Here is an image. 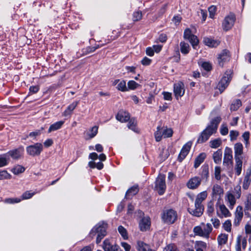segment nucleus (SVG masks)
Listing matches in <instances>:
<instances>
[{"label":"nucleus","mask_w":251,"mask_h":251,"mask_svg":"<svg viewBox=\"0 0 251 251\" xmlns=\"http://www.w3.org/2000/svg\"><path fill=\"white\" fill-rule=\"evenodd\" d=\"M191 146L192 143L191 142H188L183 146L178 157V159L180 161L183 160L188 154Z\"/></svg>","instance_id":"nucleus-19"},{"label":"nucleus","mask_w":251,"mask_h":251,"mask_svg":"<svg viewBox=\"0 0 251 251\" xmlns=\"http://www.w3.org/2000/svg\"><path fill=\"white\" fill-rule=\"evenodd\" d=\"M203 42L205 45L211 48L216 47L220 44L219 41L208 37L204 38Z\"/></svg>","instance_id":"nucleus-31"},{"label":"nucleus","mask_w":251,"mask_h":251,"mask_svg":"<svg viewBox=\"0 0 251 251\" xmlns=\"http://www.w3.org/2000/svg\"><path fill=\"white\" fill-rule=\"evenodd\" d=\"M64 124V121H60L51 125L49 128L48 132L50 133L52 131H54L60 129Z\"/></svg>","instance_id":"nucleus-33"},{"label":"nucleus","mask_w":251,"mask_h":251,"mask_svg":"<svg viewBox=\"0 0 251 251\" xmlns=\"http://www.w3.org/2000/svg\"><path fill=\"white\" fill-rule=\"evenodd\" d=\"M177 218L176 212L172 209H166L163 211L161 214L162 221L167 224H172L174 223Z\"/></svg>","instance_id":"nucleus-3"},{"label":"nucleus","mask_w":251,"mask_h":251,"mask_svg":"<svg viewBox=\"0 0 251 251\" xmlns=\"http://www.w3.org/2000/svg\"><path fill=\"white\" fill-rule=\"evenodd\" d=\"M166 188L165 183V176L159 175L155 181V189L160 195L163 194Z\"/></svg>","instance_id":"nucleus-8"},{"label":"nucleus","mask_w":251,"mask_h":251,"mask_svg":"<svg viewBox=\"0 0 251 251\" xmlns=\"http://www.w3.org/2000/svg\"><path fill=\"white\" fill-rule=\"evenodd\" d=\"M251 183V168H249L246 172L244 178L242 187L244 190H247Z\"/></svg>","instance_id":"nucleus-21"},{"label":"nucleus","mask_w":251,"mask_h":251,"mask_svg":"<svg viewBox=\"0 0 251 251\" xmlns=\"http://www.w3.org/2000/svg\"><path fill=\"white\" fill-rule=\"evenodd\" d=\"M221 121L220 117H217L213 119L209 125L203 130L200 135L197 142L203 143L208 140L210 136L217 132L218 126Z\"/></svg>","instance_id":"nucleus-1"},{"label":"nucleus","mask_w":251,"mask_h":251,"mask_svg":"<svg viewBox=\"0 0 251 251\" xmlns=\"http://www.w3.org/2000/svg\"><path fill=\"white\" fill-rule=\"evenodd\" d=\"M9 159L7 153L0 155V168L6 166L9 163Z\"/></svg>","instance_id":"nucleus-37"},{"label":"nucleus","mask_w":251,"mask_h":251,"mask_svg":"<svg viewBox=\"0 0 251 251\" xmlns=\"http://www.w3.org/2000/svg\"><path fill=\"white\" fill-rule=\"evenodd\" d=\"M43 150V145L40 143H35L26 148L27 153L32 156L40 155Z\"/></svg>","instance_id":"nucleus-6"},{"label":"nucleus","mask_w":251,"mask_h":251,"mask_svg":"<svg viewBox=\"0 0 251 251\" xmlns=\"http://www.w3.org/2000/svg\"><path fill=\"white\" fill-rule=\"evenodd\" d=\"M242 105L240 100H236L231 105L230 110L232 111H236Z\"/></svg>","instance_id":"nucleus-47"},{"label":"nucleus","mask_w":251,"mask_h":251,"mask_svg":"<svg viewBox=\"0 0 251 251\" xmlns=\"http://www.w3.org/2000/svg\"><path fill=\"white\" fill-rule=\"evenodd\" d=\"M151 226V220L149 217H143L139 222V227L141 231H145L148 230Z\"/></svg>","instance_id":"nucleus-20"},{"label":"nucleus","mask_w":251,"mask_h":251,"mask_svg":"<svg viewBox=\"0 0 251 251\" xmlns=\"http://www.w3.org/2000/svg\"><path fill=\"white\" fill-rule=\"evenodd\" d=\"M11 176V175L6 171H0V180L10 179Z\"/></svg>","instance_id":"nucleus-52"},{"label":"nucleus","mask_w":251,"mask_h":251,"mask_svg":"<svg viewBox=\"0 0 251 251\" xmlns=\"http://www.w3.org/2000/svg\"><path fill=\"white\" fill-rule=\"evenodd\" d=\"M232 71L230 70H227L221 81L218 84V88L221 92H223L227 87L232 77Z\"/></svg>","instance_id":"nucleus-7"},{"label":"nucleus","mask_w":251,"mask_h":251,"mask_svg":"<svg viewBox=\"0 0 251 251\" xmlns=\"http://www.w3.org/2000/svg\"><path fill=\"white\" fill-rule=\"evenodd\" d=\"M200 65L206 71H209L212 69L211 64L208 62H201Z\"/></svg>","instance_id":"nucleus-55"},{"label":"nucleus","mask_w":251,"mask_h":251,"mask_svg":"<svg viewBox=\"0 0 251 251\" xmlns=\"http://www.w3.org/2000/svg\"><path fill=\"white\" fill-rule=\"evenodd\" d=\"M231 222L230 220H226L223 224L222 227L225 231L230 232L231 230Z\"/></svg>","instance_id":"nucleus-46"},{"label":"nucleus","mask_w":251,"mask_h":251,"mask_svg":"<svg viewBox=\"0 0 251 251\" xmlns=\"http://www.w3.org/2000/svg\"><path fill=\"white\" fill-rule=\"evenodd\" d=\"M173 133V131L171 128L158 126L157 127L156 131L154 133L155 138L156 141L159 142L161 141L162 137H170L172 136Z\"/></svg>","instance_id":"nucleus-4"},{"label":"nucleus","mask_w":251,"mask_h":251,"mask_svg":"<svg viewBox=\"0 0 251 251\" xmlns=\"http://www.w3.org/2000/svg\"><path fill=\"white\" fill-rule=\"evenodd\" d=\"M78 103V101H74L70 104L63 112L62 115L65 117L71 116L73 110L76 108Z\"/></svg>","instance_id":"nucleus-29"},{"label":"nucleus","mask_w":251,"mask_h":251,"mask_svg":"<svg viewBox=\"0 0 251 251\" xmlns=\"http://www.w3.org/2000/svg\"><path fill=\"white\" fill-rule=\"evenodd\" d=\"M228 132V129L226 126L222 125L220 128V133L223 135H226L227 134Z\"/></svg>","instance_id":"nucleus-61"},{"label":"nucleus","mask_w":251,"mask_h":251,"mask_svg":"<svg viewBox=\"0 0 251 251\" xmlns=\"http://www.w3.org/2000/svg\"><path fill=\"white\" fill-rule=\"evenodd\" d=\"M247 240L245 238H243L242 236L238 235L236 239V243L235 245L236 251H241V245L243 249H245L247 246Z\"/></svg>","instance_id":"nucleus-22"},{"label":"nucleus","mask_w":251,"mask_h":251,"mask_svg":"<svg viewBox=\"0 0 251 251\" xmlns=\"http://www.w3.org/2000/svg\"><path fill=\"white\" fill-rule=\"evenodd\" d=\"M223 165L226 167L232 165L233 164L232 151L230 148L226 147L225 151Z\"/></svg>","instance_id":"nucleus-11"},{"label":"nucleus","mask_w":251,"mask_h":251,"mask_svg":"<svg viewBox=\"0 0 251 251\" xmlns=\"http://www.w3.org/2000/svg\"><path fill=\"white\" fill-rule=\"evenodd\" d=\"M139 86V85L134 80H130L127 82V89L130 90H134Z\"/></svg>","instance_id":"nucleus-53"},{"label":"nucleus","mask_w":251,"mask_h":251,"mask_svg":"<svg viewBox=\"0 0 251 251\" xmlns=\"http://www.w3.org/2000/svg\"><path fill=\"white\" fill-rule=\"evenodd\" d=\"M238 135V132L237 131L235 130H231L230 131V140L232 141L234 140H235L237 138V137Z\"/></svg>","instance_id":"nucleus-63"},{"label":"nucleus","mask_w":251,"mask_h":251,"mask_svg":"<svg viewBox=\"0 0 251 251\" xmlns=\"http://www.w3.org/2000/svg\"><path fill=\"white\" fill-rule=\"evenodd\" d=\"M139 191L137 186H134L129 189L126 193V197L129 198L130 196L136 195Z\"/></svg>","instance_id":"nucleus-40"},{"label":"nucleus","mask_w":251,"mask_h":251,"mask_svg":"<svg viewBox=\"0 0 251 251\" xmlns=\"http://www.w3.org/2000/svg\"><path fill=\"white\" fill-rule=\"evenodd\" d=\"M210 221L214 228H218L220 227L221 223L220 220L218 218H212Z\"/></svg>","instance_id":"nucleus-59"},{"label":"nucleus","mask_w":251,"mask_h":251,"mask_svg":"<svg viewBox=\"0 0 251 251\" xmlns=\"http://www.w3.org/2000/svg\"><path fill=\"white\" fill-rule=\"evenodd\" d=\"M222 151L221 149L218 150L214 152L213 154V158L214 161L216 164H220L222 160Z\"/></svg>","instance_id":"nucleus-35"},{"label":"nucleus","mask_w":251,"mask_h":251,"mask_svg":"<svg viewBox=\"0 0 251 251\" xmlns=\"http://www.w3.org/2000/svg\"><path fill=\"white\" fill-rule=\"evenodd\" d=\"M25 170V169L24 167L21 165H16L14 167L12 170L11 172L14 174L15 175H18L19 174L23 173Z\"/></svg>","instance_id":"nucleus-44"},{"label":"nucleus","mask_w":251,"mask_h":251,"mask_svg":"<svg viewBox=\"0 0 251 251\" xmlns=\"http://www.w3.org/2000/svg\"><path fill=\"white\" fill-rule=\"evenodd\" d=\"M118 230L124 239L126 240L128 239V237L127 232L126 229L124 227L122 226H120L118 228Z\"/></svg>","instance_id":"nucleus-45"},{"label":"nucleus","mask_w":251,"mask_h":251,"mask_svg":"<svg viewBox=\"0 0 251 251\" xmlns=\"http://www.w3.org/2000/svg\"><path fill=\"white\" fill-rule=\"evenodd\" d=\"M107 224L103 222H100L91 230V233L95 232L102 236H105Z\"/></svg>","instance_id":"nucleus-15"},{"label":"nucleus","mask_w":251,"mask_h":251,"mask_svg":"<svg viewBox=\"0 0 251 251\" xmlns=\"http://www.w3.org/2000/svg\"><path fill=\"white\" fill-rule=\"evenodd\" d=\"M180 50L182 53L184 54L188 53L190 50V46L188 44L184 42H181L180 43Z\"/></svg>","instance_id":"nucleus-42"},{"label":"nucleus","mask_w":251,"mask_h":251,"mask_svg":"<svg viewBox=\"0 0 251 251\" xmlns=\"http://www.w3.org/2000/svg\"><path fill=\"white\" fill-rule=\"evenodd\" d=\"M142 18V13L141 11H136L133 14V21L137 22L140 21Z\"/></svg>","instance_id":"nucleus-54"},{"label":"nucleus","mask_w":251,"mask_h":251,"mask_svg":"<svg viewBox=\"0 0 251 251\" xmlns=\"http://www.w3.org/2000/svg\"><path fill=\"white\" fill-rule=\"evenodd\" d=\"M119 247L116 245H112L108 241H105L103 242V248L104 251H116Z\"/></svg>","instance_id":"nucleus-32"},{"label":"nucleus","mask_w":251,"mask_h":251,"mask_svg":"<svg viewBox=\"0 0 251 251\" xmlns=\"http://www.w3.org/2000/svg\"><path fill=\"white\" fill-rule=\"evenodd\" d=\"M201 225L203 226V227L200 226H195L193 229V232L197 235L208 239L213 229L212 225L210 223H207L206 225L202 223Z\"/></svg>","instance_id":"nucleus-2"},{"label":"nucleus","mask_w":251,"mask_h":251,"mask_svg":"<svg viewBox=\"0 0 251 251\" xmlns=\"http://www.w3.org/2000/svg\"><path fill=\"white\" fill-rule=\"evenodd\" d=\"M221 168L219 166H216L215 167V177L217 180L221 179Z\"/></svg>","instance_id":"nucleus-58"},{"label":"nucleus","mask_w":251,"mask_h":251,"mask_svg":"<svg viewBox=\"0 0 251 251\" xmlns=\"http://www.w3.org/2000/svg\"><path fill=\"white\" fill-rule=\"evenodd\" d=\"M217 215L221 218L230 217L231 213L226 208V205L218 200L215 205Z\"/></svg>","instance_id":"nucleus-5"},{"label":"nucleus","mask_w":251,"mask_h":251,"mask_svg":"<svg viewBox=\"0 0 251 251\" xmlns=\"http://www.w3.org/2000/svg\"><path fill=\"white\" fill-rule=\"evenodd\" d=\"M116 119L122 123H125L130 120V115L126 111H120L116 116Z\"/></svg>","instance_id":"nucleus-25"},{"label":"nucleus","mask_w":251,"mask_h":251,"mask_svg":"<svg viewBox=\"0 0 251 251\" xmlns=\"http://www.w3.org/2000/svg\"><path fill=\"white\" fill-rule=\"evenodd\" d=\"M201 177L195 176L188 180L186 183V186L190 189H196L200 186L201 184Z\"/></svg>","instance_id":"nucleus-14"},{"label":"nucleus","mask_w":251,"mask_h":251,"mask_svg":"<svg viewBox=\"0 0 251 251\" xmlns=\"http://www.w3.org/2000/svg\"><path fill=\"white\" fill-rule=\"evenodd\" d=\"M243 217V208L241 206H238L234 213V219L233 222V225L234 226H238Z\"/></svg>","instance_id":"nucleus-16"},{"label":"nucleus","mask_w":251,"mask_h":251,"mask_svg":"<svg viewBox=\"0 0 251 251\" xmlns=\"http://www.w3.org/2000/svg\"><path fill=\"white\" fill-rule=\"evenodd\" d=\"M121 245L123 248H124L125 251H130L131 249V246L128 243L125 242H122L121 243Z\"/></svg>","instance_id":"nucleus-64"},{"label":"nucleus","mask_w":251,"mask_h":251,"mask_svg":"<svg viewBox=\"0 0 251 251\" xmlns=\"http://www.w3.org/2000/svg\"><path fill=\"white\" fill-rule=\"evenodd\" d=\"M235 21V17L234 14H230L226 16L222 23V27L225 31H227L231 29L234 25Z\"/></svg>","instance_id":"nucleus-10"},{"label":"nucleus","mask_w":251,"mask_h":251,"mask_svg":"<svg viewBox=\"0 0 251 251\" xmlns=\"http://www.w3.org/2000/svg\"><path fill=\"white\" fill-rule=\"evenodd\" d=\"M98 128L96 126L92 127L86 133L87 139H90L94 138L98 133Z\"/></svg>","instance_id":"nucleus-38"},{"label":"nucleus","mask_w":251,"mask_h":251,"mask_svg":"<svg viewBox=\"0 0 251 251\" xmlns=\"http://www.w3.org/2000/svg\"><path fill=\"white\" fill-rule=\"evenodd\" d=\"M207 197L206 191H203L198 194L196 197L195 202L199 204H202V202L206 199Z\"/></svg>","instance_id":"nucleus-34"},{"label":"nucleus","mask_w":251,"mask_h":251,"mask_svg":"<svg viewBox=\"0 0 251 251\" xmlns=\"http://www.w3.org/2000/svg\"><path fill=\"white\" fill-rule=\"evenodd\" d=\"M188 210L191 215L199 217L201 216L203 213L204 206L202 204H199L195 202L194 207H189Z\"/></svg>","instance_id":"nucleus-12"},{"label":"nucleus","mask_w":251,"mask_h":251,"mask_svg":"<svg viewBox=\"0 0 251 251\" xmlns=\"http://www.w3.org/2000/svg\"><path fill=\"white\" fill-rule=\"evenodd\" d=\"M137 250L138 251H155L151 249L150 246L142 241H138L137 242Z\"/></svg>","instance_id":"nucleus-26"},{"label":"nucleus","mask_w":251,"mask_h":251,"mask_svg":"<svg viewBox=\"0 0 251 251\" xmlns=\"http://www.w3.org/2000/svg\"><path fill=\"white\" fill-rule=\"evenodd\" d=\"M229 52L227 50H223L218 56V62L219 66L223 67L224 63L229 60Z\"/></svg>","instance_id":"nucleus-17"},{"label":"nucleus","mask_w":251,"mask_h":251,"mask_svg":"<svg viewBox=\"0 0 251 251\" xmlns=\"http://www.w3.org/2000/svg\"><path fill=\"white\" fill-rule=\"evenodd\" d=\"M165 251H177V250L175 245L170 244L165 248Z\"/></svg>","instance_id":"nucleus-62"},{"label":"nucleus","mask_w":251,"mask_h":251,"mask_svg":"<svg viewBox=\"0 0 251 251\" xmlns=\"http://www.w3.org/2000/svg\"><path fill=\"white\" fill-rule=\"evenodd\" d=\"M174 93L176 99L182 97L185 93L184 85L182 82H178L174 85Z\"/></svg>","instance_id":"nucleus-13"},{"label":"nucleus","mask_w":251,"mask_h":251,"mask_svg":"<svg viewBox=\"0 0 251 251\" xmlns=\"http://www.w3.org/2000/svg\"><path fill=\"white\" fill-rule=\"evenodd\" d=\"M24 151V147L21 146L17 149L9 151L6 153L8 154L9 157L11 156L14 159H18L23 155Z\"/></svg>","instance_id":"nucleus-18"},{"label":"nucleus","mask_w":251,"mask_h":251,"mask_svg":"<svg viewBox=\"0 0 251 251\" xmlns=\"http://www.w3.org/2000/svg\"><path fill=\"white\" fill-rule=\"evenodd\" d=\"M201 178L203 179H207L208 177L209 176V171H208V168L207 166H203L202 167V172L201 174Z\"/></svg>","instance_id":"nucleus-50"},{"label":"nucleus","mask_w":251,"mask_h":251,"mask_svg":"<svg viewBox=\"0 0 251 251\" xmlns=\"http://www.w3.org/2000/svg\"><path fill=\"white\" fill-rule=\"evenodd\" d=\"M127 127L133 131H136V121L134 119L132 118L129 120Z\"/></svg>","instance_id":"nucleus-48"},{"label":"nucleus","mask_w":251,"mask_h":251,"mask_svg":"<svg viewBox=\"0 0 251 251\" xmlns=\"http://www.w3.org/2000/svg\"><path fill=\"white\" fill-rule=\"evenodd\" d=\"M29 90V95L35 94L39 91V87L38 85L31 86L30 87Z\"/></svg>","instance_id":"nucleus-60"},{"label":"nucleus","mask_w":251,"mask_h":251,"mask_svg":"<svg viewBox=\"0 0 251 251\" xmlns=\"http://www.w3.org/2000/svg\"><path fill=\"white\" fill-rule=\"evenodd\" d=\"M216 7L214 5H212L209 7L208 11L209 13L210 18L212 19L214 18L215 14L216 13Z\"/></svg>","instance_id":"nucleus-57"},{"label":"nucleus","mask_w":251,"mask_h":251,"mask_svg":"<svg viewBox=\"0 0 251 251\" xmlns=\"http://www.w3.org/2000/svg\"><path fill=\"white\" fill-rule=\"evenodd\" d=\"M234 158H243V146L241 143H237L234 146Z\"/></svg>","instance_id":"nucleus-24"},{"label":"nucleus","mask_w":251,"mask_h":251,"mask_svg":"<svg viewBox=\"0 0 251 251\" xmlns=\"http://www.w3.org/2000/svg\"><path fill=\"white\" fill-rule=\"evenodd\" d=\"M223 189L220 185L215 184L213 186L212 193L213 197L219 196V199L218 200H220V198L223 195Z\"/></svg>","instance_id":"nucleus-30"},{"label":"nucleus","mask_w":251,"mask_h":251,"mask_svg":"<svg viewBox=\"0 0 251 251\" xmlns=\"http://www.w3.org/2000/svg\"><path fill=\"white\" fill-rule=\"evenodd\" d=\"M201 178L203 179H207L208 177L209 176V171H208V168L207 166H203L202 167V172L201 174Z\"/></svg>","instance_id":"nucleus-51"},{"label":"nucleus","mask_w":251,"mask_h":251,"mask_svg":"<svg viewBox=\"0 0 251 251\" xmlns=\"http://www.w3.org/2000/svg\"><path fill=\"white\" fill-rule=\"evenodd\" d=\"M242 137L245 141V144L246 147H247L249 144V138H250V132L249 131L245 132Z\"/></svg>","instance_id":"nucleus-56"},{"label":"nucleus","mask_w":251,"mask_h":251,"mask_svg":"<svg viewBox=\"0 0 251 251\" xmlns=\"http://www.w3.org/2000/svg\"><path fill=\"white\" fill-rule=\"evenodd\" d=\"M113 84L114 85H117L116 88L120 91L122 92L128 91V89L126 86V82L125 80H123L120 81L119 79H116L113 81Z\"/></svg>","instance_id":"nucleus-27"},{"label":"nucleus","mask_w":251,"mask_h":251,"mask_svg":"<svg viewBox=\"0 0 251 251\" xmlns=\"http://www.w3.org/2000/svg\"><path fill=\"white\" fill-rule=\"evenodd\" d=\"M206 212L209 216H211L214 212V204L211 201L207 203Z\"/></svg>","instance_id":"nucleus-43"},{"label":"nucleus","mask_w":251,"mask_h":251,"mask_svg":"<svg viewBox=\"0 0 251 251\" xmlns=\"http://www.w3.org/2000/svg\"><path fill=\"white\" fill-rule=\"evenodd\" d=\"M183 37L185 39L189 41L194 49H196L199 41L196 35L192 34L191 30L189 28H186L184 30Z\"/></svg>","instance_id":"nucleus-9"},{"label":"nucleus","mask_w":251,"mask_h":251,"mask_svg":"<svg viewBox=\"0 0 251 251\" xmlns=\"http://www.w3.org/2000/svg\"><path fill=\"white\" fill-rule=\"evenodd\" d=\"M225 200L227 202L229 208L232 209L236 201L234 195L230 192H227L225 197Z\"/></svg>","instance_id":"nucleus-23"},{"label":"nucleus","mask_w":251,"mask_h":251,"mask_svg":"<svg viewBox=\"0 0 251 251\" xmlns=\"http://www.w3.org/2000/svg\"><path fill=\"white\" fill-rule=\"evenodd\" d=\"M222 144V140L220 138H217L209 142V146L211 148L216 149L219 147Z\"/></svg>","instance_id":"nucleus-41"},{"label":"nucleus","mask_w":251,"mask_h":251,"mask_svg":"<svg viewBox=\"0 0 251 251\" xmlns=\"http://www.w3.org/2000/svg\"><path fill=\"white\" fill-rule=\"evenodd\" d=\"M36 192H32L31 191H27L24 193L22 195L23 200H27L32 198L35 194Z\"/></svg>","instance_id":"nucleus-49"},{"label":"nucleus","mask_w":251,"mask_h":251,"mask_svg":"<svg viewBox=\"0 0 251 251\" xmlns=\"http://www.w3.org/2000/svg\"><path fill=\"white\" fill-rule=\"evenodd\" d=\"M235 172L237 176H239L241 174L242 165H243V158H235Z\"/></svg>","instance_id":"nucleus-28"},{"label":"nucleus","mask_w":251,"mask_h":251,"mask_svg":"<svg viewBox=\"0 0 251 251\" xmlns=\"http://www.w3.org/2000/svg\"><path fill=\"white\" fill-rule=\"evenodd\" d=\"M206 157V154L204 153H201L195 159L194 162V167L197 168L203 162Z\"/></svg>","instance_id":"nucleus-36"},{"label":"nucleus","mask_w":251,"mask_h":251,"mask_svg":"<svg viewBox=\"0 0 251 251\" xmlns=\"http://www.w3.org/2000/svg\"><path fill=\"white\" fill-rule=\"evenodd\" d=\"M245 210L251 211V194H248L244 201Z\"/></svg>","instance_id":"nucleus-39"}]
</instances>
